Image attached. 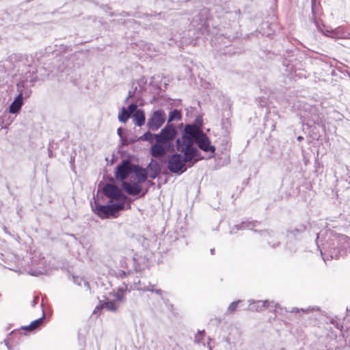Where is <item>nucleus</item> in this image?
I'll list each match as a JSON object with an SVG mask.
<instances>
[{
	"label": "nucleus",
	"mask_w": 350,
	"mask_h": 350,
	"mask_svg": "<svg viewBox=\"0 0 350 350\" xmlns=\"http://www.w3.org/2000/svg\"><path fill=\"white\" fill-rule=\"evenodd\" d=\"M325 253L321 251V255H327V259H338L345 256L350 252V237L340 234H331L328 239L323 244Z\"/></svg>",
	"instance_id": "obj_1"
},
{
	"label": "nucleus",
	"mask_w": 350,
	"mask_h": 350,
	"mask_svg": "<svg viewBox=\"0 0 350 350\" xmlns=\"http://www.w3.org/2000/svg\"><path fill=\"white\" fill-rule=\"evenodd\" d=\"M174 153L167 159V169L173 174L180 175L187 167H192L200 159L198 158L200 152L198 149Z\"/></svg>",
	"instance_id": "obj_2"
},
{
	"label": "nucleus",
	"mask_w": 350,
	"mask_h": 350,
	"mask_svg": "<svg viewBox=\"0 0 350 350\" xmlns=\"http://www.w3.org/2000/svg\"><path fill=\"white\" fill-rule=\"evenodd\" d=\"M201 129L194 124H187L182 132L181 138L176 140V147L178 151H187L190 152L191 149H198L193 145L201 133Z\"/></svg>",
	"instance_id": "obj_3"
},
{
	"label": "nucleus",
	"mask_w": 350,
	"mask_h": 350,
	"mask_svg": "<svg viewBox=\"0 0 350 350\" xmlns=\"http://www.w3.org/2000/svg\"><path fill=\"white\" fill-rule=\"evenodd\" d=\"M110 183H103L100 182L98 184V191H101L104 196L111 199H120L126 200V196L122 192V189L115 185L114 180L112 177L109 178Z\"/></svg>",
	"instance_id": "obj_4"
},
{
	"label": "nucleus",
	"mask_w": 350,
	"mask_h": 350,
	"mask_svg": "<svg viewBox=\"0 0 350 350\" xmlns=\"http://www.w3.org/2000/svg\"><path fill=\"white\" fill-rule=\"evenodd\" d=\"M177 135L176 126L173 124H167L158 133V139L174 150V141Z\"/></svg>",
	"instance_id": "obj_5"
},
{
	"label": "nucleus",
	"mask_w": 350,
	"mask_h": 350,
	"mask_svg": "<svg viewBox=\"0 0 350 350\" xmlns=\"http://www.w3.org/2000/svg\"><path fill=\"white\" fill-rule=\"evenodd\" d=\"M133 167H135V164H133L128 160L123 159L115 169L114 176L117 181L121 183L126 181L127 178L132 174Z\"/></svg>",
	"instance_id": "obj_6"
},
{
	"label": "nucleus",
	"mask_w": 350,
	"mask_h": 350,
	"mask_svg": "<svg viewBox=\"0 0 350 350\" xmlns=\"http://www.w3.org/2000/svg\"><path fill=\"white\" fill-rule=\"evenodd\" d=\"M166 116L163 109H157L148 118L146 126L149 130L156 131L164 124Z\"/></svg>",
	"instance_id": "obj_7"
},
{
	"label": "nucleus",
	"mask_w": 350,
	"mask_h": 350,
	"mask_svg": "<svg viewBox=\"0 0 350 350\" xmlns=\"http://www.w3.org/2000/svg\"><path fill=\"white\" fill-rule=\"evenodd\" d=\"M254 232L260 234L262 239L267 241V244L272 248H275L280 245V241L278 239V235L276 232L271 230H254Z\"/></svg>",
	"instance_id": "obj_8"
},
{
	"label": "nucleus",
	"mask_w": 350,
	"mask_h": 350,
	"mask_svg": "<svg viewBox=\"0 0 350 350\" xmlns=\"http://www.w3.org/2000/svg\"><path fill=\"white\" fill-rule=\"evenodd\" d=\"M170 146L166 145L160 140L157 139L154 144H153L150 150V153L152 157L156 159H160L164 157L167 152L173 151Z\"/></svg>",
	"instance_id": "obj_9"
},
{
	"label": "nucleus",
	"mask_w": 350,
	"mask_h": 350,
	"mask_svg": "<svg viewBox=\"0 0 350 350\" xmlns=\"http://www.w3.org/2000/svg\"><path fill=\"white\" fill-rule=\"evenodd\" d=\"M196 143L200 150L206 152H211L214 154L215 152V146L211 144L209 138L202 131L197 138Z\"/></svg>",
	"instance_id": "obj_10"
},
{
	"label": "nucleus",
	"mask_w": 350,
	"mask_h": 350,
	"mask_svg": "<svg viewBox=\"0 0 350 350\" xmlns=\"http://www.w3.org/2000/svg\"><path fill=\"white\" fill-rule=\"evenodd\" d=\"M120 186L122 191H124L131 196L138 195L142 191L141 184L133 181H123Z\"/></svg>",
	"instance_id": "obj_11"
},
{
	"label": "nucleus",
	"mask_w": 350,
	"mask_h": 350,
	"mask_svg": "<svg viewBox=\"0 0 350 350\" xmlns=\"http://www.w3.org/2000/svg\"><path fill=\"white\" fill-rule=\"evenodd\" d=\"M135 257L131 258H122L120 262V266L124 270L128 271V273L131 274L134 271L137 272V263Z\"/></svg>",
	"instance_id": "obj_12"
},
{
	"label": "nucleus",
	"mask_w": 350,
	"mask_h": 350,
	"mask_svg": "<svg viewBox=\"0 0 350 350\" xmlns=\"http://www.w3.org/2000/svg\"><path fill=\"white\" fill-rule=\"evenodd\" d=\"M146 170L149 177L152 179H155L161 172V165L158 161L152 159Z\"/></svg>",
	"instance_id": "obj_13"
},
{
	"label": "nucleus",
	"mask_w": 350,
	"mask_h": 350,
	"mask_svg": "<svg viewBox=\"0 0 350 350\" xmlns=\"http://www.w3.org/2000/svg\"><path fill=\"white\" fill-rule=\"evenodd\" d=\"M134 174L137 179V182L139 184L144 183L146 181L148 177H149L148 174L147 173V170L146 168H142L137 165H135V167H133L132 169V174Z\"/></svg>",
	"instance_id": "obj_14"
},
{
	"label": "nucleus",
	"mask_w": 350,
	"mask_h": 350,
	"mask_svg": "<svg viewBox=\"0 0 350 350\" xmlns=\"http://www.w3.org/2000/svg\"><path fill=\"white\" fill-rule=\"evenodd\" d=\"M93 211L101 218H107L111 216L109 207L107 204L102 205L96 202L92 206Z\"/></svg>",
	"instance_id": "obj_15"
},
{
	"label": "nucleus",
	"mask_w": 350,
	"mask_h": 350,
	"mask_svg": "<svg viewBox=\"0 0 350 350\" xmlns=\"http://www.w3.org/2000/svg\"><path fill=\"white\" fill-rule=\"evenodd\" d=\"M105 308L107 310L117 312L118 309V306L116 305V301L113 300H110L109 299H106L105 300L100 301L99 305L96 307L95 310H100ZM96 310L94 311V313Z\"/></svg>",
	"instance_id": "obj_16"
},
{
	"label": "nucleus",
	"mask_w": 350,
	"mask_h": 350,
	"mask_svg": "<svg viewBox=\"0 0 350 350\" xmlns=\"http://www.w3.org/2000/svg\"><path fill=\"white\" fill-rule=\"evenodd\" d=\"M259 224L258 221H243L240 224L234 225L230 230V234L236 233L239 230H243L245 229H252L253 227L257 226Z\"/></svg>",
	"instance_id": "obj_17"
},
{
	"label": "nucleus",
	"mask_w": 350,
	"mask_h": 350,
	"mask_svg": "<svg viewBox=\"0 0 350 350\" xmlns=\"http://www.w3.org/2000/svg\"><path fill=\"white\" fill-rule=\"evenodd\" d=\"M23 104L24 99L23 98L21 94H18L9 107L10 113L12 114L18 113L21 111Z\"/></svg>",
	"instance_id": "obj_18"
},
{
	"label": "nucleus",
	"mask_w": 350,
	"mask_h": 350,
	"mask_svg": "<svg viewBox=\"0 0 350 350\" xmlns=\"http://www.w3.org/2000/svg\"><path fill=\"white\" fill-rule=\"evenodd\" d=\"M114 199H111L107 203L111 215H113L116 212L124 208L125 200H122L121 202H113Z\"/></svg>",
	"instance_id": "obj_19"
},
{
	"label": "nucleus",
	"mask_w": 350,
	"mask_h": 350,
	"mask_svg": "<svg viewBox=\"0 0 350 350\" xmlns=\"http://www.w3.org/2000/svg\"><path fill=\"white\" fill-rule=\"evenodd\" d=\"M131 117L134 124L137 126H142L146 122L145 113L143 109L138 110L136 113H134Z\"/></svg>",
	"instance_id": "obj_20"
},
{
	"label": "nucleus",
	"mask_w": 350,
	"mask_h": 350,
	"mask_svg": "<svg viewBox=\"0 0 350 350\" xmlns=\"http://www.w3.org/2000/svg\"><path fill=\"white\" fill-rule=\"evenodd\" d=\"M16 89L18 94H21L23 99L24 98H28L31 93V90L26 85L24 81L16 84Z\"/></svg>",
	"instance_id": "obj_21"
},
{
	"label": "nucleus",
	"mask_w": 350,
	"mask_h": 350,
	"mask_svg": "<svg viewBox=\"0 0 350 350\" xmlns=\"http://www.w3.org/2000/svg\"><path fill=\"white\" fill-rule=\"evenodd\" d=\"M44 313L43 312L42 317L33 321L29 325L24 326L23 327V329L32 331L33 329H39L44 323Z\"/></svg>",
	"instance_id": "obj_22"
},
{
	"label": "nucleus",
	"mask_w": 350,
	"mask_h": 350,
	"mask_svg": "<svg viewBox=\"0 0 350 350\" xmlns=\"http://www.w3.org/2000/svg\"><path fill=\"white\" fill-rule=\"evenodd\" d=\"M306 230V226L305 224H301L297 228L293 230H288V236L295 237L296 239H299Z\"/></svg>",
	"instance_id": "obj_23"
},
{
	"label": "nucleus",
	"mask_w": 350,
	"mask_h": 350,
	"mask_svg": "<svg viewBox=\"0 0 350 350\" xmlns=\"http://www.w3.org/2000/svg\"><path fill=\"white\" fill-rule=\"evenodd\" d=\"M138 139L144 142H148L149 143H153L154 141L156 142L158 139V133H152L150 131H148L144 135L140 136Z\"/></svg>",
	"instance_id": "obj_24"
},
{
	"label": "nucleus",
	"mask_w": 350,
	"mask_h": 350,
	"mask_svg": "<svg viewBox=\"0 0 350 350\" xmlns=\"http://www.w3.org/2000/svg\"><path fill=\"white\" fill-rule=\"evenodd\" d=\"M181 118L180 111L178 109H174L170 112L167 124H170L172 121L180 120Z\"/></svg>",
	"instance_id": "obj_25"
},
{
	"label": "nucleus",
	"mask_w": 350,
	"mask_h": 350,
	"mask_svg": "<svg viewBox=\"0 0 350 350\" xmlns=\"http://www.w3.org/2000/svg\"><path fill=\"white\" fill-rule=\"evenodd\" d=\"M131 117L126 108L123 107L118 113V120L122 123H125Z\"/></svg>",
	"instance_id": "obj_26"
},
{
	"label": "nucleus",
	"mask_w": 350,
	"mask_h": 350,
	"mask_svg": "<svg viewBox=\"0 0 350 350\" xmlns=\"http://www.w3.org/2000/svg\"><path fill=\"white\" fill-rule=\"evenodd\" d=\"M137 90L139 92H142L146 90V85L147 83V80L144 77H141L137 81Z\"/></svg>",
	"instance_id": "obj_27"
},
{
	"label": "nucleus",
	"mask_w": 350,
	"mask_h": 350,
	"mask_svg": "<svg viewBox=\"0 0 350 350\" xmlns=\"http://www.w3.org/2000/svg\"><path fill=\"white\" fill-rule=\"evenodd\" d=\"M144 291L154 293L159 296H162L163 293H164L161 289L154 288V285H152L150 283H149L148 286L144 287Z\"/></svg>",
	"instance_id": "obj_28"
},
{
	"label": "nucleus",
	"mask_w": 350,
	"mask_h": 350,
	"mask_svg": "<svg viewBox=\"0 0 350 350\" xmlns=\"http://www.w3.org/2000/svg\"><path fill=\"white\" fill-rule=\"evenodd\" d=\"M126 111L129 113V114L132 116L134 113H136L138 110H142L137 107V105L135 103H131L127 108H126Z\"/></svg>",
	"instance_id": "obj_29"
},
{
	"label": "nucleus",
	"mask_w": 350,
	"mask_h": 350,
	"mask_svg": "<svg viewBox=\"0 0 350 350\" xmlns=\"http://www.w3.org/2000/svg\"><path fill=\"white\" fill-rule=\"evenodd\" d=\"M319 310V308H311V307H308L306 309H304V308H301V309H299L297 308H294L291 310V312H301L302 314H305V313H308V312L311 311V310Z\"/></svg>",
	"instance_id": "obj_30"
},
{
	"label": "nucleus",
	"mask_w": 350,
	"mask_h": 350,
	"mask_svg": "<svg viewBox=\"0 0 350 350\" xmlns=\"http://www.w3.org/2000/svg\"><path fill=\"white\" fill-rule=\"evenodd\" d=\"M248 301L250 302V304L252 303H253L256 305V306H254L253 307H252L251 310H255L256 311H261L262 310V308H265V307H262V301H257L255 302L254 300L251 299V300H249Z\"/></svg>",
	"instance_id": "obj_31"
},
{
	"label": "nucleus",
	"mask_w": 350,
	"mask_h": 350,
	"mask_svg": "<svg viewBox=\"0 0 350 350\" xmlns=\"http://www.w3.org/2000/svg\"><path fill=\"white\" fill-rule=\"evenodd\" d=\"M278 304L274 301H268L267 300L263 301L262 304V307H265L267 309L271 310L273 308H275Z\"/></svg>",
	"instance_id": "obj_32"
},
{
	"label": "nucleus",
	"mask_w": 350,
	"mask_h": 350,
	"mask_svg": "<svg viewBox=\"0 0 350 350\" xmlns=\"http://www.w3.org/2000/svg\"><path fill=\"white\" fill-rule=\"evenodd\" d=\"M240 302H241V300H237V301L232 302L228 308V312L230 313L234 312L237 308L238 304Z\"/></svg>",
	"instance_id": "obj_33"
},
{
	"label": "nucleus",
	"mask_w": 350,
	"mask_h": 350,
	"mask_svg": "<svg viewBox=\"0 0 350 350\" xmlns=\"http://www.w3.org/2000/svg\"><path fill=\"white\" fill-rule=\"evenodd\" d=\"M134 85H135V83H133L132 90H130L129 91L128 96L126 98L125 102H127V100H129V98L133 97L135 94V93L137 92H138L137 86H134Z\"/></svg>",
	"instance_id": "obj_34"
},
{
	"label": "nucleus",
	"mask_w": 350,
	"mask_h": 350,
	"mask_svg": "<svg viewBox=\"0 0 350 350\" xmlns=\"http://www.w3.org/2000/svg\"><path fill=\"white\" fill-rule=\"evenodd\" d=\"M44 270H36L33 269H30L28 271L29 274L33 276H39L44 273Z\"/></svg>",
	"instance_id": "obj_35"
},
{
	"label": "nucleus",
	"mask_w": 350,
	"mask_h": 350,
	"mask_svg": "<svg viewBox=\"0 0 350 350\" xmlns=\"http://www.w3.org/2000/svg\"><path fill=\"white\" fill-rule=\"evenodd\" d=\"M128 275H130V273H128V271H126V270H124V269H122V270H119L117 273H116V276L118 278H120L121 279H123L126 276H127Z\"/></svg>",
	"instance_id": "obj_36"
},
{
	"label": "nucleus",
	"mask_w": 350,
	"mask_h": 350,
	"mask_svg": "<svg viewBox=\"0 0 350 350\" xmlns=\"http://www.w3.org/2000/svg\"><path fill=\"white\" fill-rule=\"evenodd\" d=\"M73 282L78 285V286H82V281H83V278L78 276H72Z\"/></svg>",
	"instance_id": "obj_37"
},
{
	"label": "nucleus",
	"mask_w": 350,
	"mask_h": 350,
	"mask_svg": "<svg viewBox=\"0 0 350 350\" xmlns=\"http://www.w3.org/2000/svg\"><path fill=\"white\" fill-rule=\"evenodd\" d=\"M116 299L117 301H120V302H123L124 301V295H123V293L121 292H118L116 294Z\"/></svg>",
	"instance_id": "obj_38"
},
{
	"label": "nucleus",
	"mask_w": 350,
	"mask_h": 350,
	"mask_svg": "<svg viewBox=\"0 0 350 350\" xmlns=\"http://www.w3.org/2000/svg\"><path fill=\"white\" fill-rule=\"evenodd\" d=\"M308 119H310L312 122L314 124H318L319 122V116L317 115L312 114L310 117H308Z\"/></svg>",
	"instance_id": "obj_39"
},
{
	"label": "nucleus",
	"mask_w": 350,
	"mask_h": 350,
	"mask_svg": "<svg viewBox=\"0 0 350 350\" xmlns=\"http://www.w3.org/2000/svg\"><path fill=\"white\" fill-rule=\"evenodd\" d=\"M229 133H230V132H229L227 129H226V130L224 131V141L226 144L228 142L229 139H230V137H229Z\"/></svg>",
	"instance_id": "obj_40"
},
{
	"label": "nucleus",
	"mask_w": 350,
	"mask_h": 350,
	"mask_svg": "<svg viewBox=\"0 0 350 350\" xmlns=\"http://www.w3.org/2000/svg\"><path fill=\"white\" fill-rule=\"evenodd\" d=\"M121 141H122V144H123V145L129 144L130 143H133V142H135V139H133H133H129V140L127 138L124 137H123V139H121Z\"/></svg>",
	"instance_id": "obj_41"
},
{
	"label": "nucleus",
	"mask_w": 350,
	"mask_h": 350,
	"mask_svg": "<svg viewBox=\"0 0 350 350\" xmlns=\"http://www.w3.org/2000/svg\"><path fill=\"white\" fill-rule=\"evenodd\" d=\"M196 123H198V124L202 125V122H203V120H202V116H197V117H196Z\"/></svg>",
	"instance_id": "obj_42"
},
{
	"label": "nucleus",
	"mask_w": 350,
	"mask_h": 350,
	"mask_svg": "<svg viewBox=\"0 0 350 350\" xmlns=\"http://www.w3.org/2000/svg\"><path fill=\"white\" fill-rule=\"evenodd\" d=\"M122 131L123 130L122 128H119L117 130V133H118V136L120 137V139H123Z\"/></svg>",
	"instance_id": "obj_43"
},
{
	"label": "nucleus",
	"mask_w": 350,
	"mask_h": 350,
	"mask_svg": "<svg viewBox=\"0 0 350 350\" xmlns=\"http://www.w3.org/2000/svg\"><path fill=\"white\" fill-rule=\"evenodd\" d=\"M338 31H339V29H336L334 31H331L329 36H331V37L336 36Z\"/></svg>",
	"instance_id": "obj_44"
},
{
	"label": "nucleus",
	"mask_w": 350,
	"mask_h": 350,
	"mask_svg": "<svg viewBox=\"0 0 350 350\" xmlns=\"http://www.w3.org/2000/svg\"><path fill=\"white\" fill-rule=\"evenodd\" d=\"M204 335V331H199L197 334V335L196 336V340H199V336H203Z\"/></svg>",
	"instance_id": "obj_45"
},
{
	"label": "nucleus",
	"mask_w": 350,
	"mask_h": 350,
	"mask_svg": "<svg viewBox=\"0 0 350 350\" xmlns=\"http://www.w3.org/2000/svg\"><path fill=\"white\" fill-rule=\"evenodd\" d=\"M38 297H36L31 301V306L33 307L36 306V305L38 304Z\"/></svg>",
	"instance_id": "obj_46"
},
{
	"label": "nucleus",
	"mask_w": 350,
	"mask_h": 350,
	"mask_svg": "<svg viewBox=\"0 0 350 350\" xmlns=\"http://www.w3.org/2000/svg\"><path fill=\"white\" fill-rule=\"evenodd\" d=\"M36 81H37V76H33V77H32L30 79V80H29V81H30L32 84H33Z\"/></svg>",
	"instance_id": "obj_47"
},
{
	"label": "nucleus",
	"mask_w": 350,
	"mask_h": 350,
	"mask_svg": "<svg viewBox=\"0 0 350 350\" xmlns=\"http://www.w3.org/2000/svg\"><path fill=\"white\" fill-rule=\"evenodd\" d=\"M82 282H83V284H84V285H85L88 288H90V285H89V283H88V281H86V280H85L83 279V281H82Z\"/></svg>",
	"instance_id": "obj_48"
},
{
	"label": "nucleus",
	"mask_w": 350,
	"mask_h": 350,
	"mask_svg": "<svg viewBox=\"0 0 350 350\" xmlns=\"http://www.w3.org/2000/svg\"><path fill=\"white\" fill-rule=\"evenodd\" d=\"M3 128H4V126H3V122L2 121V120L0 118V130L2 129Z\"/></svg>",
	"instance_id": "obj_49"
},
{
	"label": "nucleus",
	"mask_w": 350,
	"mask_h": 350,
	"mask_svg": "<svg viewBox=\"0 0 350 350\" xmlns=\"http://www.w3.org/2000/svg\"><path fill=\"white\" fill-rule=\"evenodd\" d=\"M297 139L299 142L302 141L304 139V137L302 136H298L297 137Z\"/></svg>",
	"instance_id": "obj_50"
},
{
	"label": "nucleus",
	"mask_w": 350,
	"mask_h": 350,
	"mask_svg": "<svg viewBox=\"0 0 350 350\" xmlns=\"http://www.w3.org/2000/svg\"><path fill=\"white\" fill-rule=\"evenodd\" d=\"M310 111H316V108L315 107H311L310 108Z\"/></svg>",
	"instance_id": "obj_51"
},
{
	"label": "nucleus",
	"mask_w": 350,
	"mask_h": 350,
	"mask_svg": "<svg viewBox=\"0 0 350 350\" xmlns=\"http://www.w3.org/2000/svg\"><path fill=\"white\" fill-rule=\"evenodd\" d=\"M211 254H214V253H215V249H211Z\"/></svg>",
	"instance_id": "obj_52"
},
{
	"label": "nucleus",
	"mask_w": 350,
	"mask_h": 350,
	"mask_svg": "<svg viewBox=\"0 0 350 350\" xmlns=\"http://www.w3.org/2000/svg\"><path fill=\"white\" fill-rule=\"evenodd\" d=\"M4 342H5V345L9 348L8 342L6 340H4Z\"/></svg>",
	"instance_id": "obj_53"
},
{
	"label": "nucleus",
	"mask_w": 350,
	"mask_h": 350,
	"mask_svg": "<svg viewBox=\"0 0 350 350\" xmlns=\"http://www.w3.org/2000/svg\"><path fill=\"white\" fill-rule=\"evenodd\" d=\"M179 127H180V128L183 127V124H180L179 125Z\"/></svg>",
	"instance_id": "obj_54"
},
{
	"label": "nucleus",
	"mask_w": 350,
	"mask_h": 350,
	"mask_svg": "<svg viewBox=\"0 0 350 350\" xmlns=\"http://www.w3.org/2000/svg\"><path fill=\"white\" fill-rule=\"evenodd\" d=\"M319 234H317V239H319ZM317 241V240H316V241Z\"/></svg>",
	"instance_id": "obj_55"
},
{
	"label": "nucleus",
	"mask_w": 350,
	"mask_h": 350,
	"mask_svg": "<svg viewBox=\"0 0 350 350\" xmlns=\"http://www.w3.org/2000/svg\"><path fill=\"white\" fill-rule=\"evenodd\" d=\"M308 116H306H306H304V118H308Z\"/></svg>",
	"instance_id": "obj_56"
},
{
	"label": "nucleus",
	"mask_w": 350,
	"mask_h": 350,
	"mask_svg": "<svg viewBox=\"0 0 350 350\" xmlns=\"http://www.w3.org/2000/svg\"><path fill=\"white\" fill-rule=\"evenodd\" d=\"M348 38H350V33H349Z\"/></svg>",
	"instance_id": "obj_57"
}]
</instances>
